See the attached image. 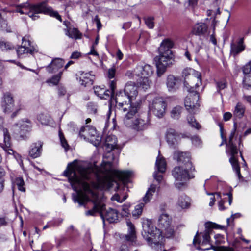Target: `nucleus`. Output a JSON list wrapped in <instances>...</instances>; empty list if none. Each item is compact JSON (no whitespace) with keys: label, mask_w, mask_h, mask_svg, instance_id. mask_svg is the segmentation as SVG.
<instances>
[{"label":"nucleus","mask_w":251,"mask_h":251,"mask_svg":"<svg viewBox=\"0 0 251 251\" xmlns=\"http://www.w3.org/2000/svg\"><path fill=\"white\" fill-rule=\"evenodd\" d=\"M112 172V162L110 160L104 161L100 168L97 166L86 167L76 160L68 164L64 172V175L68 178L73 189L76 192L72 195L74 202L85 206L87 202L91 201L93 207L86 211L85 215L94 216L99 213L104 222L107 221L110 223L118 221L117 211L109 208L104 211L105 204L103 197L93 190L86 181L92 182L95 180L98 187H110L111 181L107 176Z\"/></svg>","instance_id":"1"},{"label":"nucleus","mask_w":251,"mask_h":251,"mask_svg":"<svg viewBox=\"0 0 251 251\" xmlns=\"http://www.w3.org/2000/svg\"><path fill=\"white\" fill-rule=\"evenodd\" d=\"M171 223V218L167 214H163L159 217L158 226L160 229L154 226L150 220H147L143 223L142 235L151 248L157 251L163 250L162 232H164L167 238L172 236L174 233Z\"/></svg>","instance_id":"2"},{"label":"nucleus","mask_w":251,"mask_h":251,"mask_svg":"<svg viewBox=\"0 0 251 251\" xmlns=\"http://www.w3.org/2000/svg\"><path fill=\"white\" fill-rule=\"evenodd\" d=\"M20 8H17L16 10L17 12L20 13L21 14H27L29 17L32 18L33 20L38 18V14L44 13L55 17L60 21H62L61 17L58 12L53 11L51 7L47 6V3L45 2L34 5L26 3L20 5Z\"/></svg>","instance_id":"3"},{"label":"nucleus","mask_w":251,"mask_h":251,"mask_svg":"<svg viewBox=\"0 0 251 251\" xmlns=\"http://www.w3.org/2000/svg\"><path fill=\"white\" fill-rule=\"evenodd\" d=\"M205 230L203 232L200 233L197 231L194 238L193 239V244L196 246L197 244L202 246L208 245L209 247L202 249L200 246H198L196 248L197 250L202 251L208 250L213 249L215 251H234V250L229 247L220 246L215 247L211 244L210 235L212 233L214 227V224L211 222H207L205 224Z\"/></svg>","instance_id":"4"},{"label":"nucleus","mask_w":251,"mask_h":251,"mask_svg":"<svg viewBox=\"0 0 251 251\" xmlns=\"http://www.w3.org/2000/svg\"><path fill=\"white\" fill-rule=\"evenodd\" d=\"M195 168H186L180 166L175 167L172 171V175L175 179V186L180 189L189 179L195 177Z\"/></svg>","instance_id":"5"},{"label":"nucleus","mask_w":251,"mask_h":251,"mask_svg":"<svg viewBox=\"0 0 251 251\" xmlns=\"http://www.w3.org/2000/svg\"><path fill=\"white\" fill-rule=\"evenodd\" d=\"M139 109V107H137L135 106L133 107V109L126 114L123 121L126 126L131 127L138 131H141L147 128L149 122L147 119L134 118V116L137 113Z\"/></svg>","instance_id":"6"},{"label":"nucleus","mask_w":251,"mask_h":251,"mask_svg":"<svg viewBox=\"0 0 251 251\" xmlns=\"http://www.w3.org/2000/svg\"><path fill=\"white\" fill-rule=\"evenodd\" d=\"M184 77V85L187 91L197 89L201 85V76L200 72L192 68H186L182 72Z\"/></svg>","instance_id":"7"},{"label":"nucleus","mask_w":251,"mask_h":251,"mask_svg":"<svg viewBox=\"0 0 251 251\" xmlns=\"http://www.w3.org/2000/svg\"><path fill=\"white\" fill-rule=\"evenodd\" d=\"M159 55L154 58L157 67V73L160 76L166 71L168 66L173 61V54L171 50L164 51L162 49L159 51Z\"/></svg>","instance_id":"8"},{"label":"nucleus","mask_w":251,"mask_h":251,"mask_svg":"<svg viewBox=\"0 0 251 251\" xmlns=\"http://www.w3.org/2000/svg\"><path fill=\"white\" fill-rule=\"evenodd\" d=\"M139 100H137L136 101L130 100L129 98L125 93L123 94L122 92H120L116 95L115 106L116 109L120 111L127 113L135 106L137 107H139Z\"/></svg>","instance_id":"9"},{"label":"nucleus","mask_w":251,"mask_h":251,"mask_svg":"<svg viewBox=\"0 0 251 251\" xmlns=\"http://www.w3.org/2000/svg\"><path fill=\"white\" fill-rule=\"evenodd\" d=\"M0 105L2 111L5 114H10L14 110L15 111L12 113L11 117H15L22 109V107L20 105L18 107L15 108L14 100L13 95L9 92L4 93L1 98Z\"/></svg>","instance_id":"10"},{"label":"nucleus","mask_w":251,"mask_h":251,"mask_svg":"<svg viewBox=\"0 0 251 251\" xmlns=\"http://www.w3.org/2000/svg\"><path fill=\"white\" fill-rule=\"evenodd\" d=\"M234 135V131H233L229 137L228 143L227 144L226 152L231 156L229 161L231 164L233 169L235 170L239 179L242 177L240 171V167L237 158L238 149L235 145L232 142V139Z\"/></svg>","instance_id":"11"},{"label":"nucleus","mask_w":251,"mask_h":251,"mask_svg":"<svg viewBox=\"0 0 251 251\" xmlns=\"http://www.w3.org/2000/svg\"><path fill=\"white\" fill-rule=\"evenodd\" d=\"M189 92L185 100V106L187 110L191 114H195L199 109V95L194 89L187 91Z\"/></svg>","instance_id":"12"},{"label":"nucleus","mask_w":251,"mask_h":251,"mask_svg":"<svg viewBox=\"0 0 251 251\" xmlns=\"http://www.w3.org/2000/svg\"><path fill=\"white\" fill-rule=\"evenodd\" d=\"M153 73L152 67L148 64L139 65L133 71H128L126 75L130 78L136 79L138 77L149 78Z\"/></svg>","instance_id":"13"},{"label":"nucleus","mask_w":251,"mask_h":251,"mask_svg":"<svg viewBox=\"0 0 251 251\" xmlns=\"http://www.w3.org/2000/svg\"><path fill=\"white\" fill-rule=\"evenodd\" d=\"M2 120L0 119V130H1L3 132L4 143V144H1V147L6 153L8 154L13 155L18 162H22V160L21 158V156L15 152L11 148L10 136L7 129L2 128Z\"/></svg>","instance_id":"14"},{"label":"nucleus","mask_w":251,"mask_h":251,"mask_svg":"<svg viewBox=\"0 0 251 251\" xmlns=\"http://www.w3.org/2000/svg\"><path fill=\"white\" fill-rule=\"evenodd\" d=\"M156 186L154 184H152L148 189L145 196L143 198V201L144 203L141 202L135 206L134 210L132 211V216L135 219L138 218L142 214L143 207L145 204L149 202L152 198L153 194L155 192Z\"/></svg>","instance_id":"15"},{"label":"nucleus","mask_w":251,"mask_h":251,"mask_svg":"<svg viewBox=\"0 0 251 251\" xmlns=\"http://www.w3.org/2000/svg\"><path fill=\"white\" fill-rule=\"evenodd\" d=\"M166 103L162 98L156 97L150 106L151 112L158 118L162 117L165 113Z\"/></svg>","instance_id":"16"},{"label":"nucleus","mask_w":251,"mask_h":251,"mask_svg":"<svg viewBox=\"0 0 251 251\" xmlns=\"http://www.w3.org/2000/svg\"><path fill=\"white\" fill-rule=\"evenodd\" d=\"M173 158L180 166L195 168L191 161V155L189 152L176 151L174 153Z\"/></svg>","instance_id":"17"},{"label":"nucleus","mask_w":251,"mask_h":251,"mask_svg":"<svg viewBox=\"0 0 251 251\" xmlns=\"http://www.w3.org/2000/svg\"><path fill=\"white\" fill-rule=\"evenodd\" d=\"M117 138L115 135H110L106 137L104 147L108 152L105 155V158H110L111 157L112 159L114 160L115 158L113 156V154L111 153V151L114 149H117L118 153H120L121 147L117 144Z\"/></svg>","instance_id":"18"},{"label":"nucleus","mask_w":251,"mask_h":251,"mask_svg":"<svg viewBox=\"0 0 251 251\" xmlns=\"http://www.w3.org/2000/svg\"><path fill=\"white\" fill-rule=\"evenodd\" d=\"M109 86L110 90H106L104 88H101L100 86H95L94 87V92L100 98L107 99L114 95V91L116 87V83L114 80L110 81Z\"/></svg>","instance_id":"19"},{"label":"nucleus","mask_w":251,"mask_h":251,"mask_svg":"<svg viewBox=\"0 0 251 251\" xmlns=\"http://www.w3.org/2000/svg\"><path fill=\"white\" fill-rule=\"evenodd\" d=\"M16 51L18 56L25 53L32 54L34 52H37L36 49L31 46L30 42L26 39V37L23 38L22 45L18 48Z\"/></svg>","instance_id":"20"},{"label":"nucleus","mask_w":251,"mask_h":251,"mask_svg":"<svg viewBox=\"0 0 251 251\" xmlns=\"http://www.w3.org/2000/svg\"><path fill=\"white\" fill-rule=\"evenodd\" d=\"M124 93L126 95L130 100L134 101L138 96L137 87L135 82L131 81L127 82L125 87Z\"/></svg>","instance_id":"21"},{"label":"nucleus","mask_w":251,"mask_h":251,"mask_svg":"<svg viewBox=\"0 0 251 251\" xmlns=\"http://www.w3.org/2000/svg\"><path fill=\"white\" fill-rule=\"evenodd\" d=\"M97 131L95 128L87 126L82 127L79 131V136L85 140H89L91 137H95Z\"/></svg>","instance_id":"22"},{"label":"nucleus","mask_w":251,"mask_h":251,"mask_svg":"<svg viewBox=\"0 0 251 251\" xmlns=\"http://www.w3.org/2000/svg\"><path fill=\"white\" fill-rule=\"evenodd\" d=\"M64 64V61L59 58H54L51 62L46 67L47 71L50 73L56 72L62 68Z\"/></svg>","instance_id":"23"},{"label":"nucleus","mask_w":251,"mask_h":251,"mask_svg":"<svg viewBox=\"0 0 251 251\" xmlns=\"http://www.w3.org/2000/svg\"><path fill=\"white\" fill-rule=\"evenodd\" d=\"M245 50L243 39L241 38L237 44L232 43L230 45V55L235 57L237 55Z\"/></svg>","instance_id":"24"},{"label":"nucleus","mask_w":251,"mask_h":251,"mask_svg":"<svg viewBox=\"0 0 251 251\" xmlns=\"http://www.w3.org/2000/svg\"><path fill=\"white\" fill-rule=\"evenodd\" d=\"M42 143L41 142L33 143L30 147L29 154L30 157L33 158H36L39 157L42 151Z\"/></svg>","instance_id":"25"},{"label":"nucleus","mask_w":251,"mask_h":251,"mask_svg":"<svg viewBox=\"0 0 251 251\" xmlns=\"http://www.w3.org/2000/svg\"><path fill=\"white\" fill-rule=\"evenodd\" d=\"M126 224L128 227V234L125 235L126 240L133 243L135 242L136 239L135 227L130 221H127Z\"/></svg>","instance_id":"26"},{"label":"nucleus","mask_w":251,"mask_h":251,"mask_svg":"<svg viewBox=\"0 0 251 251\" xmlns=\"http://www.w3.org/2000/svg\"><path fill=\"white\" fill-rule=\"evenodd\" d=\"M178 135L176 131L172 128L167 130L166 134L167 142L171 147H173L176 143Z\"/></svg>","instance_id":"27"},{"label":"nucleus","mask_w":251,"mask_h":251,"mask_svg":"<svg viewBox=\"0 0 251 251\" xmlns=\"http://www.w3.org/2000/svg\"><path fill=\"white\" fill-rule=\"evenodd\" d=\"M94 75L91 73H83L80 77V83L81 85L87 86L93 84Z\"/></svg>","instance_id":"28"},{"label":"nucleus","mask_w":251,"mask_h":251,"mask_svg":"<svg viewBox=\"0 0 251 251\" xmlns=\"http://www.w3.org/2000/svg\"><path fill=\"white\" fill-rule=\"evenodd\" d=\"M207 25L202 23H198L194 26L193 32L196 35L201 36L204 34L207 31Z\"/></svg>","instance_id":"29"},{"label":"nucleus","mask_w":251,"mask_h":251,"mask_svg":"<svg viewBox=\"0 0 251 251\" xmlns=\"http://www.w3.org/2000/svg\"><path fill=\"white\" fill-rule=\"evenodd\" d=\"M179 79L173 75H169L167 78V86L169 90H171L176 88L179 83Z\"/></svg>","instance_id":"30"},{"label":"nucleus","mask_w":251,"mask_h":251,"mask_svg":"<svg viewBox=\"0 0 251 251\" xmlns=\"http://www.w3.org/2000/svg\"><path fill=\"white\" fill-rule=\"evenodd\" d=\"M177 205L182 209L189 207L190 205L189 198L186 195L180 196L178 199Z\"/></svg>","instance_id":"31"},{"label":"nucleus","mask_w":251,"mask_h":251,"mask_svg":"<svg viewBox=\"0 0 251 251\" xmlns=\"http://www.w3.org/2000/svg\"><path fill=\"white\" fill-rule=\"evenodd\" d=\"M156 167L160 173H164L166 171V163L163 157L158 156L155 163Z\"/></svg>","instance_id":"32"},{"label":"nucleus","mask_w":251,"mask_h":251,"mask_svg":"<svg viewBox=\"0 0 251 251\" xmlns=\"http://www.w3.org/2000/svg\"><path fill=\"white\" fill-rule=\"evenodd\" d=\"M245 110V106L242 103L239 102L235 107L233 115L237 118L240 119L244 116Z\"/></svg>","instance_id":"33"},{"label":"nucleus","mask_w":251,"mask_h":251,"mask_svg":"<svg viewBox=\"0 0 251 251\" xmlns=\"http://www.w3.org/2000/svg\"><path fill=\"white\" fill-rule=\"evenodd\" d=\"M134 79L136 80L137 83L145 90L148 89L150 87L151 81L149 80V78L138 77Z\"/></svg>","instance_id":"34"},{"label":"nucleus","mask_w":251,"mask_h":251,"mask_svg":"<svg viewBox=\"0 0 251 251\" xmlns=\"http://www.w3.org/2000/svg\"><path fill=\"white\" fill-rule=\"evenodd\" d=\"M132 175V172L129 171H123L118 172L117 176L124 184L126 183L129 177Z\"/></svg>","instance_id":"35"},{"label":"nucleus","mask_w":251,"mask_h":251,"mask_svg":"<svg viewBox=\"0 0 251 251\" xmlns=\"http://www.w3.org/2000/svg\"><path fill=\"white\" fill-rule=\"evenodd\" d=\"M66 35L71 38L78 39L81 38V34L75 28H68L66 30Z\"/></svg>","instance_id":"36"},{"label":"nucleus","mask_w":251,"mask_h":251,"mask_svg":"<svg viewBox=\"0 0 251 251\" xmlns=\"http://www.w3.org/2000/svg\"><path fill=\"white\" fill-rule=\"evenodd\" d=\"M183 111L182 107L176 106L172 108L171 111V117L174 119H178Z\"/></svg>","instance_id":"37"},{"label":"nucleus","mask_w":251,"mask_h":251,"mask_svg":"<svg viewBox=\"0 0 251 251\" xmlns=\"http://www.w3.org/2000/svg\"><path fill=\"white\" fill-rule=\"evenodd\" d=\"M0 48L3 51H9L14 49V46L10 42L0 41Z\"/></svg>","instance_id":"38"},{"label":"nucleus","mask_w":251,"mask_h":251,"mask_svg":"<svg viewBox=\"0 0 251 251\" xmlns=\"http://www.w3.org/2000/svg\"><path fill=\"white\" fill-rule=\"evenodd\" d=\"M173 46V43L172 41L169 39H165L163 41L160 45V47L159 48V51H160L161 49H162L164 51L171 50V49Z\"/></svg>","instance_id":"39"},{"label":"nucleus","mask_w":251,"mask_h":251,"mask_svg":"<svg viewBox=\"0 0 251 251\" xmlns=\"http://www.w3.org/2000/svg\"><path fill=\"white\" fill-rule=\"evenodd\" d=\"M14 186H17L18 190L21 192H25V189L24 187L25 182L22 177H17L13 182Z\"/></svg>","instance_id":"40"},{"label":"nucleus","mask_w":251,"mask_h":251,"mask_svg":"<svg viewBox=\"0 0 251 251\" xmlns=\"http://www.w3.org/2000/svg\"><path fill=\"white\" fill-rule=\"evenodd\" d=\"M187 121L189 125L193 128L198 130L201 128L200 124L197 121L196 119L192 115H190L187 117Z\"/></svg>","instance_id":"41"},{"label":"nucleus","mask_w":251,"mask_h":251,"mask_svg":"<svg viewBox=\"0 0 251 251\" xmlns=\"http://www.w3.org/2000/svg\"><path fill=\"white\" fill-rule=\"evenodd\" d=\"M187 121L189 125L193 128L198 130L201 128L200 124L197 121L196 119L192 115H190L187 117Z\"/></svg>","instance_id":"42"},{"label":"nucleus","mask_w":251,"mask_h":251,"mask_svg":"<svg viewBox=\"0 0 251 251\" xmlns=\"http://www.w3.org/2000/svg\"><path fill=\"white\" fill-rule=\"evenodd\" d=\"M62 75V72H60L56 75H54L50 79H48L46 82L51 83L52 85H57L61 79Z\"/></svg>","instance_id":"43"},{"label":"nucleus","mask_w":251,"mask_h":251,"mask_svg":"<svg viewBox=\"0 0 251 251\" xmlns=\"http://www.w3.org/2000/svg\"><path fill=\"white\" fill-rule=\"evenodd\" d=\"M16 127H18L21 129V131H28L30 128V123L28 121H22L16 125Z\"/></svg>","instance_id":"44"},{"label":"nucleus","mask_w":251,"mask_h":251,"mask_svg":"<svg viewBox=\"0 0 251 251\" xmlns=\"http://www.w3.org/2000/svg\"><path fill=\"white\" fill-rule=\"evenodd\" d=\"M207 194L208 195L211 196V197L210 198V201L209 203V205L210 206H212L214 204L215 200H216L215 195H216L217 199H220L221 197L220 193H211L207 192Z\"/></svg>","instance_id":"45"},{"label":"nucleus","mask_w":251,"mask_h":251,"mask_svg":"<svg viewBox=\"0 0 251 251\" xmlns=\"http://www.w3.org/2000/svg\"><path fill=\"white\" fill-rule=\"evenodd\" d=\"M130 206L129 204H125L121 206V215L122 216L126 217L129 214V208Z\"/></svg>","instance_id":"46"},{"label":"nucleus","mask_w":251,"mask_h":251,"mask_svg":"<svg viewBox=\"0 0 251 251\" xmlns=\"http://www.w3.org/2000/svg\"><path fill=\"white\" fill-rule=\"evenodd\" d=\"M147 26L151 29L154 27V18L153 17H148L144 19Z\"/></svg>","instance_id":"47"},{"label":"nucleus","mask_w":251,"mask_h":251,"mask_svg":"<svg viewBox=\"0 0 251 251\" xmlns=\"http://www.w3.org/2000/svg\"><path fill=\"white\" fill-rule=\"evenodd\" d=\"M59 136L62 146L65 149L66 151H67L69 146L67 142V141L64 138L63 133L60 131L59 132Z\"/></svg>","instance_id":"48"},{"label":"nucleus","mask_w":251,"mask_h":251,"mask_svg":"<svg viewBox=\"0 0 251 251\" xmlns=\"http://www.w3.org/2000/svg\"><path fill=\"white\" fill-rule=\"evenodd\" d=\"M243 85L245 87L248 88L251 87V76L250 75H246L243 80Z\"/></svg>","instance_id":"49"},{"label":"nucleus","mask_w":251,"mask_h":251,"mask_svg":"<svg viewBox=\"0 0 251 251\" xmlns=\"http://www.w3.org/2000/svg\"><path fill=\"white\" fill-rule=\"evenodd\" d=\"M242 70L243 73L247 75L250 73L251 71V61L243 67Z\"/></svg>","instance_id":"50"},{"label":"nucleus","mask_w":251,"mask_h":251,"mask_svg":"<svg viewBox=\"0 0 251 251\" xmlns=\"http://www.w3.org/2000/svg\"><path fill=\"white\" fill-rule=\"evenodd\" d=\"M87 109L89 112L95 114L97 111V106L94 103L90 102L88 104Z\"/></svg>","instance_id":"51"},{"label":"nucleus","mask_w":251,"mask_h":251,"mask_svg":"<svg viewBox=\"0 0 251 251\" xmlns=\"http://www.w3.org/2000/svg\"><path fill=\"white\" fill-rule=\"evenodd\" d=\"M127 197V196L126 195H125L121 199L120 196L118 194H115L112 197L111 200L112 201H116L118 202L121 203L126 199Z\"/></svg>","instance_id":"52"},{"label":"nucleus","mask_w":251,"mask_h":251,"mask_svg":"<svg viewBox=\"0 0 251 251\" xmlns=\"http://www.w3.org/2000/svg\"><path fill=\"white\" fill-rule=\"evenodd\" d=\"M192 142L195 146H199L201 143V139L197 136H194L191 138Z\"/></svg>","instance_id":"53"},{"label":"nucleus","mask_w":251,"mask_h":251,"mask_svg":"<svg viewBox=\"0 0 251 251\" xmlns=\"http://www.w3.org/2000/svg\"><path fill=\"white\" fill-rule=\"evenodd\" d=\"M217 87L218 91H220L226 87V83L225 81H221L217 82Z\"/></svg>","instance_id":"54"},{"label":"nucleus","mask_w":251,"mask_h":251,"mask_svg":"<svg viewBox=\"0 0 251 251\" xmlns=\"http://www.w3.org/2000/svg\"><path fill=\"white\" fill-rule=\"evenodd\" d=\"M47 116L44 114L40 115L38 117V120L41 122L42 124L46 125L49 122V120L46 119Z\"/></svg>","instance_id":"55"},{"label":"nucleus","mask_w":251,"mask_h":251,"mask_svg":"<svg viewBox=\"0 0 251 251\" xmlns=\"http://www.w3.org/2000/svg\"><path fill=\"white\" fill-rule=\"evenodd\" d=\"M214 238L215 239V243L217 244H221L223 242L224 240V238L223 236L220 234H216L214 236Z\"/></svg>","instance_id":"56"},{"label":"nucleus","mask_w":251,"mask_h":251,"mask_svg":"<svg viewBox=\"0 0 251 251\" xmlns=\"http://www.w3.org/2000/svg\"><path fill=\"white\" fill-rule=\"evenodd\" d=\"M115 75V69L114 68L109 69L108 71V76L109 79L113 78Z\"/></svg>","instance_id":"57"},{"label":"nucleus","mask_w":251,"mask_h":251,"mask_svg":"<svg viewBox=\"0 0 251 251\" xmlns=\"http://www.w3.org/2000/svg\"><path fill=\"white\" fill-rule=\"evenodd\" d=\"M153 176L154 179L159 183H160L163 178V176L162 175H159L156 172H155L153 174Z\"/></svg>","instance_id":"58"},{"label":"nucleus","mask_w":251,"mask_h":251,"mask_svg":"<svg viewBox=\"0 0 251 251\" xmlns=\"http://www.w3.org/2000/svg\"><path fill=\"white\" fill-rule=\"evenodd\" d=\"M7 25L6 21L2 18L1 15L0 14V28H4L5 27V26Z\"/></svg>","instance_id":"59"},{"label":"nucleus","mask_w":251,"mask_h":251,"mask_svg":"<svg viewBox=\"0 0 251 251\" xmlns=\"http://www.w3.org/2000/svg\"><path fill=\"white\" fill-rule=\"evenodd\" d=\"M232 117V114L230 112H226L224 113L223 118L225 121H228Z\"/></svg>","instance_id":"60"},{"label":"nucleus","mask_w":251,"mask_h":251,"mask_svg":"<svg viewBox=\"0 0 251 251\" xmlns=\"http://www.w3.org/2000/svg\"><path fill=\"white\" fill-rule=\"evenodd\" d=\"M95 45H93L91 47V50L89 52V54H92L94 56H98L99 55L98 52L95 50Z\"/></svg>","instance_id":"61"},{"label":"nucleus","mask_w":251,"mask_h":251,"mask_svg":"<svg viewBox=\"0 0 251 251\" xmlns=\"http://www.w3.org/2000/svg\"><path fill=\"white\" fill-rule=\"evenodd\" d=\"M94 20L97 24L98 29H100V28L101 27V24L100 21V19L99 18L98 16H95Z\"/></svg>","instance_id":"62"},{"label":"nucleus","mask_w":251,"mask_h":251,"mask_svg":"<svg viewBox=\"0 0 251 251\" xmlns=\"http://www.w3.org/2000/svg\"><path fill=\"white\" fill-rule=\"evenodd\" d=\"M4 187V180L3 178L0 177V193H1Z\"/></svg>","instance_id":"63"},{"label":"nucleus","mask_w":251,"mask_h":251,"mask_svg":"<svg viewBox=\"0 0 251 251\" xmlns=\"http://www.w3.org/2000/svg\"><path fill=\"white\" fill-rule=\"evenodd\" d=\"M66 93V90L64 87H60L58 89V94L59 96H64Z\"/></svg>","instance_id":"64"}]
</instances>
